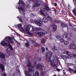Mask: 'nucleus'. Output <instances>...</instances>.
<instances>
[{"label":"nucleus","instance_id":"f257e3e1","mask_svg":"<svg viewBox=\"0 0 76 76\" xmlns=\"http://www.w3.org/2000/svg\"><path fill=\"white\" fill-rule=\"evenodd\" d=\"M18 6L16 7L17 9H18V10L19 13L22 15H25L26 11H24L25 9V7H26V5L25 4L23 1L20 0Z\"/></svg>","mask_w":76,"mask_h":76},{"label":"nucleus","instance_id":"f03ea898","mask_svg":"<svg viewBox=\"0 0 76 76\" xmlns=\"http://www.w3.org/2000/svg\"><path fill=\"white\" fill-rule=\"evenodd\" d=\"M52 54H53V53H52V52H48L46 54V57L48 63H49L52 66H54V60L53 59L51 60V57L53 56V57H54V56H52Z\"/></svg>","mask_w":76,"mask_h":76},{"label":"nucleus","instance_id":"7ed1b4c3","mask_svg":"<svg viewBox=\"0 0 76 76\" xmlns=\"http://www.w3.org/2000/svg\"><path fill=\"white\" fill-rule=\"evenodd\" d=\"M34 21L36 24H37V25H38V26H41V24H42V21L45 23H47V22L48 20L47 18H43L42 20H40L38 21L37 20H35Z\"/></svg>","mask_w":76,"mask_h":76},{"label":"nucleus","instance_id":"20e7f679","mask_svg":"<svg viewBox=\"0 0 76 76\" xmlns=\"http://www.w3.org/2000/svg\"><path fill=\"white\" fill-rule=\"evenodd\" d=\"M31 25H28L26 26V32H27V34L28 35H30V36H33V34L30 32H28L30 30V29L31 28Z\"/></svg>","mask_w":76,"mask_h":76},{"label":"nucleus","instance_id":"39448f33","mask_svg":"<svg viewBox=\"0 0 76 76\" xmlns=\"http://www.w3.org/2000/svg\"><path fill=\"white\" fill-rule=\"evenodd\" d=\"M1 45H2L3 46H4V45L6 46H8L10 48V50H13V48H12V46L10 45V44L9 43H7L4 41H2L1 42Z\"/></svg>","mask_w":76,"mask_h":76},{"label":"nucleus","instance_id":"423d86ee","mask_svg":"<svg viewBox=\"0 0 76 76\" xmlns=\"http://www.w3.org/2000/svg\"><path fill=\"white\" fill-rule=\"evenodd\" d=\"M41 0H36L34 2V4L33 5L34 7H37L40 6V4L42 2Z\"/></svg>","mask_w":76,"mask_h":76},{"label":"nucleus","instance_id":"0eeeda50","mask_svg":"<svg viewBox=\"0 0 76 76\" xmlns=\"http://www.w3.org/2000/svg\"><path fill=\"white\" fill-rule=\"evenodd\" d=\"M66 54L68 55L67 58H70L71 57H74V58H76V55L71 54L70 52L66 51Z\"/></svg>","mask_w":76,"mask_h":76},{"label":"nucleus","instance_id":"6e6552de","mask_svg":"<svg viewBox=\"0 0 76 76\" xmlns=\"http://www.w3.org/2000/svg\"><path fill=\"white\" fill-rule=\"evenodd\" d=\"M5 40L6 41H7L8 42H10L11 43V44H13V42H12V39H14L15 40V39L13 38V37H12L11 38H10V37H6L5 38Z\"/></svg>","mask_w":76,"mask_h":76},{"label":"nucleus","instance_id":"1a4fd4ad","mask_svg":"<svg viewBox=\"0 0 76 76\" xmlns=\"http://www.w3.org/2000/svg\"><path fill=\"white\" fill-rule=\"evenodd\" d=\"M69 49L71 50V49H73L74 50H76V46L75 44H71L70 45V47L69 48Z\"/></svg>","mask_w":76,"mask_h":76},{"label":"nucleus","instance_id":"9d476101","mask_svg":"<svg viewBox=\"0 0 76 76\" xmlns=\"http://www.w3.org/2000/svg\"><path fill=\"white\" fill-rule=\"evenodd\" d=\"M0 57L1 58L0 59L1 60H2V59H3L2 60H4L5 58V55L3 53L1 52L0 53Z\"/></svg>","mask_w":76,"mask_h":76},{"label":"nucleus","instance_id":"9b49d317","mask_svg":"<svg viewBox=\"0 0 76 76\" xmlns=\"http://www.w3.org/2000/svg\"><path fill=\"white\" fill-rule=\"evenodd\" d=\"M42 67V65L40 64H38L36 66L37 69H41Z\"/></svg>","mask_w":76,"mask_h":76},{"label":"nucleus","instance_id":"f8f14e48","mask_svg":"<svg viewBox=\"0 0 76 76\" xmlns=\"http://www.w3.org/2000/svg\"><path fill=\"white\" fill-rule=\"evenodd\" d=\"M0 68L2 72H4V66L3 64H0Z\"/></svg>","mask_w":76,"mask_h":76},{"label":"nucleus","instance_id":"ddd939ff","mask_svg":"<svg viewBox=\"0 0 76 76\" xmlns=\"http://www.w3.org/2000/svg\"><path fill=\"white\" fill-rule=\"evenodd\" d=\"M38 35L39 37H41L42 35H44L45 33L44 32H39L38 33Z\"/></svg>","mask_w":76,"mask_h":76},{"label":"nucleus","instance_id":"4468645a","mask_svg":"<svg viewBox=\"0 0 76 76\" xmlns=\"http://www.w3.org/2000/svg\"><path fill=\"white\" fill-rule=\"evenodd\" d=\"M43 10L45 12V14L47 16H48V11L47 9H46L45 8L43 9Z\"/></svg>","mask_w":76,"mask_h":76},{"label":"nucleus","instance_id":"2eb2a0df","mask_svg":"<svg viewBox=\"0 0 76 76\" xmlns=\"http://www.w3.org/2000/svg\"><path fill=\"white\" fill-rule=\"evenodd\" d=\"M57 30V26L56 25H53V31L54 32Z\"/></svg>","mask_w":76,"mask_h":76},{"label":"nucleus","instance_id":"dca6fc26","mask_svg":"<svg viewBox=\"0 0 76 76\" xmlns=\"http://www.w3.org/2000/svg\"><path fill=\"white\" fill-rule=\"evenodd\" d=\"M17 26L18 28H20V29H22V30H23V28L22 26V24H18Z\"/></svg>","mask_w":76,"mask_h":76},{"label":"nucleus","instance_id":"f3484780","mask_svg":"<svg viewBox=\"0 0 76 76\" xmlns=\"http://www.w3.org/2000/svg\"><path fill=\"white\" fill-rule=\"evenodd\" d=\"M27 66L28 67H31V62L29 61H27Z\"/></svg>","mask_w":76,"mask_h":76},{"label":"nucleus","instance_id":"a211bd4d","mask_svg":"<svg viewBox=\"0 0 76 76\" xmlns=\"http://www.w3.org/2000/svg\"><path fill=\"white\" fill-rule=\"evenodd\" d=\"M25 74L26 76H29V73L28 72L27 70H25L24 71Z\"/></svg>","mask_w":76,"mask_h":76},{"label":"nucleus","instance_id":"6ab92c4d","mask_svg":"<svg viewBox=\"0 0 76 76\" xmlns=\"http://www.w3.org/2000/svg\"><path fill=\"white\" fill-rule=\"evenodd\" d=\"M61 25L62 26V27H67L68 25L67 24H64V23H61Z\"/></svg>","mask_w":76,"mask_h":76},{"label":"nucleus","instance_id":"aec40b11","mask_svg":"<svg viewBox=\"0 0 76 76\" xmlns=\"http://www.w3.org/2000/svg\"><path fill=\"white\" fill-rule=\"evenodd\" d=\"M72 12H73L74 14L75 15V16H76V8H74L72 10Z\"/></svg>","mask_w":76,"mask_h":76},{"label":"nucleus","instance_id":"412c9836","mask_svg":"<svg viewBox=\"0 0 76 76\" xmlns=\"http://www.w3.org/2000/svg\"><path fill=\"white\" fill-rule=\"evenodd\" d=\"M29 71L30 73H34V70L33 69H31V68H29Z\"/></svg>","mask_w":76,"mask_h":76},{"label":"nucleus","instance_id":"4be33fe9","mask_svg":"<svg viewBox=\"0 0 76 76\" xmlns=\"http://www.w3.org/2000/svg\"><path fill=\"white\" fill-rule=\"evenodd\" d=\"M39 72L37 71L35 72L34 76H39Z\"/></svg>","mask_w":76,"mask_h":76},{"label":"nucleus","instance_id":"5701e85b","mask_svg":"<svg viewBox=\"0 0 76 76\" xmlns=\"http://www.w3.org/2000/svg\"><path fill=\"white\" fill-rule=\"evenodd\" d=\"M67 36H68V34L65 33L64 35V38H67Z\"/></svg>","mask_w":76,"mask_h":76},{"label":"nucleus","instance_id":"b1692460","mask_svg":"<svg viewBox=\"0 0 76 76\" xmlns=\"http://www.w3.org/2000/svg\"><path fill=\"white\" fill-rule=\"evenodd\" d=\"M17 18L18 19H19V21L21 22H23V20H22V19L20 18V17H18Z\"/></svg>","mask_w":76,"mask_h":76},{"label":"nucleus","instance_id":"393cba45","mask_svg":"<svg viewBox=\"0 0 76 76\" xmlns=\"http://www.w3.org/2000/svg\"><path fill=\"white\" fill-rule=\"evenodd\" d=\"M68 70L71 72H73V69H72L68 67Z\"/></svg>","mask_w":76,"mask_h":76},{"label":"nucleus","instance_id":"a878e982","mask_svg":"<svg viewBox=\"0 0 76 76\" xmlns=\"http://www.w3.org/2000/svg\"><path fill=\"white\" fill-rule=\"evenodd\" d=\"M56 37L57 39H60L61 38V36L60 35H56Z\"/></svg>","mask_w":76,"mask_h":76},{"label":"nucleus","instance_id":"bb28decb","mask_svg":"<svg viewBox=\"0 0 76 76\" xmlns=\"http://www.w3.org/2000/svg\"><path fill=\"white\" fill-rule=\"evenodd\" d=\"M40 12L41 15H42L43 16H46V15H45V14H44V12H43L42 11Z\"/></svg>","mask_w":76,"mask_h":76},{"label":"nucleus","instance_id":"cd10ccee","mask_svg":"<svg viewBox=\"0 0 76 76\" xmlns=\"http://www.w3.org/2000/svg\"><path fill=\"white\" fill-rule=\"evenodd\" d=\"M25 45L26 46V47H29V44L28 43H26L25 44Z\"/></svg>","mask_w":76,"mask_h":76},{"label":"nucleus","instance_id":"c85d7f7f","mask_svg":"<svg viewBox=\"0 0 76 76\" xmlns=\"http://www.w3.org/2000/svg\"><path fill=\"white\" fill-rule=\"evenodd\" d=\"M61 57L64 59V58H66V56L65 55H62L61 56Z\"/></svg>","mask_w":76,"mask_h":76},{"label":"nucleus","instance_id":"c756f323","mask_svg":"<svg viewBox=\"0 0 76 76\" xmlns=\"http://www.w3.org/2000/svg\"><path fill=\"white\" fill-rule=\"evenodd\" d=\"M69 41H66L64 42V44L65 45H67V44H69Z\"/></svg>","mask_w":76,"mask_h":76},{"label":"nucleus","instance_id":"7c9ffc66","mask_svg":"<svg viewBox=\"0 0 76 76\" xmlns=\"http://www.w3.org/2000/svg\"><path fill=\"white\" fill-rule=\"evenodd\" d=\"M41 41L42 43H45V39L44 38L42 39Z\"/></svg>","mask_w":76,"mask_h":76},{"label":"nucleus","instance_id":"2f4dec72","mask_svg":"<svg viewBox=\"0 0 76 76\" xmlns=\"http://www.w3.org/2000/svg\"><path fill=\"white\" fill-rule=\"evenodd\" d=\"M48 19L49 20H51V19H52V18L50 17L49 16H48Z\"/></svg>","mask_w":76,"mask_h":76},{"label":"nucleus","instance_id":"473e14b6","mask_svg":"<svg viewBox=\"0 0 76 76\" xmlns=\"http://www.w3.org/2000/svg\"><path fill=\"white\" fill-rule=\"evenodd\" d=\"M67 65H68V66L69 67V66H72V65H74V64H67Z\"/></svg>","mask_w":76,"mask_h":76},{"label":"nucleus","instance_id":"72a5a7b5","mask_svg":"<svg viewBox=\"0 0 76 76\" xmlns=\"http://www.w3.org/2000/svg\"><path fill=\"white\" fill-rule=\"evenodd\" d=\"M41 75H42V76H44V75H45V72H42Z\"/></svg>","mask_w":76,"mask_h":76},{"label":"nucleus","instance_id":"f704fd0d","mask_svg":"<svg viewBox=\"0 0 76 76\" xmlns=\"http://www.w3.org/2000/svg\"><path fill=\"white\" fill-rule=\"evenodd\" d=\"M43 6L45 7H46V8L48 7L47 6V4H43Z\"/></svg>","mask_w":76,"mask_h":76},{"label":"nucleus","instance_id":"c9c22d12","mask_svg":"<svg viewBox=\"0 0 76 76\" xmlns=\"http://www.w3.org/2000/svg\"><path fill=\"white\" fill-rule=\"evenodd\" d=\"M42 53H44V51H45V48H42Z\"/></svg>","mask_w":76,"mask_h":76},{"label":"nucleus","instance_id":"e433bc0d","mask_svg":"<svg viewBox=\"0 0 76 76\" xmlns=\"http://www.w3.org/2000/svg\"><path fill=\"white\" fill-rule=\"evenodd\" d=\"M38 60L39 61H41V60H42V59L41 58H38Z\"/></svg>","mask_w":76,"mask_h":76},{"label":"nucleus","instance_id":"4c0bfd02","mask_svg":"<svg viewBox=\"0 0 76 76\" xmlns=\"http://www.w3.org/2000/svg\"><path fill=\"white\" fill-rule=\"evenodd\" d=\"M1 76H6V74L5 73H4L1 75Z\"/></svg>","mask_w":76,"mask_h":76},{"label":"nucleus","instance_id":"58836bf2","mask_svg":"<svg viewBox=\"0 0 76 76\" xmlns=\"http://www.w3.org/2000/svg\"><path fill=\"white\" fill-rule=\"evenodd\" d=\"M60 41L61 42H63V41H64V39H63L61 38L60 39Z\"/></svg>","mask_w":76,"mask_h":76},{"label":"nucleus","instance_id":"ea45409f","mask_svg":"<svg viewBox=\"0 0 76 76\" xmlns=\"http://www.w3.org/2000/svg\"><path fill=\"white\" fill-rule=\"evenodd\" d=\"M31 29L32 31H34L35 30V28L32 26L31 27Z\"/></svg>","mask_w":76,"mask_h":76},{"label":"nucleus","instance_id":"a19ab883","mask_svg":"<svg viewBox=\"0 0 76 76\" xmlns=\"http://www.w3.org/2000/svg\"><path fill=\"white\" fill-rule=\"evenodd\" d=\"M72 30L74 31H76V28L75 27H73L72 28Z\"/></svg>","mask_w":76,"mask_h":76},{"label":"nucleus","instance_id":"79ce46f5","mask_svg":"<svg viewBox=\"0 0 76 76\" xmlns=\"http://www.w3.org/2000/svg\"><path fill=\"white\" fill-rule=\"evenodd\" d=\"M31 20V22H32V23H34V21L35 22V20Z\"/></svg>","mask_w":76,"mask_h":76},{"label":"nucleus","instance_id":"37998d69","mask_svg":"<svg viewBox=\"0 0 76 76\" xmlns=\"http://www.w3.org/2000/svg\"><path fill=\"white\" fill-rule=\"evenodd\" d=\"M67 39L68 40V41H71V38H70V37H68Z\"/></svg>","mask_w":76,"mask_h":76},{"label":"nucleus","instance_id":"c03bdc74","mask_svg":"<svg viewBox=\"0 0 76 76\" xmlns=\"http://www.w3.org/2000/svg\"><path fill=\"white\" fill-rule=\"evenodd\" d=\"M55 22L56 23H59V21H57V20H55Z\"/></svg>","mask_w":76,"mask_h":76},{"label":"nucleus","instance_id":"a18cd8bd","mask_svg":"<svg viewBox=\"0 0 76 76\" xmlns=\"http://www.w3.org/2000/svg\"><path fill=\"white\" fill-rule=\"evenodd\" d=\"M7 53L8 54H10V52L9 51H8L7 52Z\"/></svg>","mask_w":76,"mask_h":76},{"label":"nucleus","instance_id":"49530a36","mask_svg":"<svg viewBox=\"0 0 76 76\" xmlns=\"http://www.w3.org/2000/svg\"><path fill=\"white\" fill-rule=\"evenodd\" d=\"M16 70L17 71H18V73H20V71H19V69H17Z\"/></svg>","mask_w":76,"mask_h":76},{"label":"nucleus","instance_id":"de8ad7c7","mask_svg":"<svg viewBox=\"0 0 76 76\" xmlns=\"http://www.w3.org/2000/svg\"><path fill=\"white\" fill-rule=\"evenodd\" d=\"M46 8L48 10H50V8H49V7H48Z\"/></svg>","mask_w":76,"mask_h":76},{"label":"nucleus","instance_id":"09e8293b","mask_svg":"<svg viewBox=\"0 0 76 76\" xmlns=\"http://www.w3.org/2000/svg\"><path fill=\"white\" fill-rule=\"evenodd\" d=\"M68 8L69 9H70V5H68Z\"/></svg>","mask_w":76,"mask_h":76},{"label":"nucleus","instance_id":"8fccbe9b","mask_svg":"<svg viewBox=\"0 0 76 76\" xmlns=\"http://www.w3.org/2000/svg\"><path fill=\"white\" fill-rule=\"evenodd\" d=\"M53 12H54L55 13H56V12H57V11L56 10H53Z\"/></svg>","mask_w":76,"mask_h":76},{"label":"nucleus","instance_id":"3c124183","mask_svg":"<svg viewBox=\"0 0 76 76\" xmlns=\"http://www.w3.org/2000/svg\"><path fill=\"white\" fill-rule=\"evenodd\" d=\"M56 70L57 71H60V69H58V68H57L56 69Z\"/></svg>","mask_w":76,"mask_h":76},{"label":"nucleus","instance_id":"603ef678","mask_svg":"<svg viewBox=\"0 0 76 76\" xmlns=\"http://www.w3.org/2000/svg\"><path fill=\"white\" fill-rule=\"evenodd\" d=\"M73 72H74V73H76V69L73 71Z\"/></svg>","mask_w":76,"mask_h":76},{"label":"nucleus","instance_id":"864d4df0","mask_svg":"<svg viewBox=\"0 0 76 76\" xmlns=\"http://www.w3.org/2000/svg\"><path fill=\"white\" fill-rule=\"evenodd\" d=\"M15 75L14 74H12L11 76H15Z\"/></svg>","mask_w":76,"mask_h":76},{"label":"nucleus","instance_id":"5fc2aeb1","mask_svg":"<svg viewBox=\"0 0 76 76\" xmlns=\"http://www.w3.org/2000/svg\"><path fill=\"white\" fill-rule=\"evenodd\" d=\"M55 6H57V4L56 3H55Z\"/></svg>","mask_w":76,"mask_h":76},{"label":"nucleus","instance_id":"6e6d98bb","mask_svg":"<svg viewBox=\"0 0 76 76\" xmlns=\"http://www.w3.org/2000/svg\"><path fill=\"white\" fill-rule=\"evenodd\" d=\"M35 16V15L33 14H32V17H34Z\"/></svg>","mask_w":76,"mask_h":76},{"label":"nucleus","instance_id":"4d7b16f0","mask_svg":"<svg viewBox=\"0 0 76 76\" xmlns=\"http://www.w3.org/2000/svg\"><path fill=\"white\" fill-rule=\"evenodd\" d=\"M56 47L55 46H54L53 47V49H56Z\"/></svg>","mask_w":76,"mask_h":76},{"label":"nucleus","instance_id":"13d9d810","mask_svg":"<svg viewBox=\"0 0 76 76\" xmlns=\"http://www.w3.org/2000/svg\"><path fill=\"white\" fill-rule=\"evenodd\" d=\"M48 50V48H46V50H47H47Z\"/></svg>","mask_w":76,"mask_h":76},{"label":"nucleus","instance_id":"bf43d9fd","mask_svg":"<svg viewBox=\"0 0 76 76\" xmlns=\"http://www.w3.org/2000/svg\"><path fill=\"white\" fill-rule=\"evenodd\" d=\"M38 51H39V50H37V53H38Z\"/></svg>","mask_w":76,"mask_h":76},{"label":"nucleus","instance_id":"052dcab7","mask_svg":"<svg viewBox=\"0 0 76 76\" xmlns=\"http://www.w3.org/2000/svg\"><path fill=\"white\" fill-rule=\"evenodd\" d=\"M34 61H37V60L34 59Z\"/></svg>","mask_w":76,"mask_h":76},{"label":"nucleus","instance_id":"680f3d73","mask_svg":"<svg viewBox=\"0 0 76 76\" xmlns=\"http://www.w3.org/2000/svg\"><path fill=\"white\" fill-rule=\"evenodd\" d=\"M64 75H66V73L64 72Z\"/></svg>","mask_w":76,"mask_h":76},{"label":"nucleus","instance_id":"e2e57ef3","mask_svg":"<svg viewBox=\"0 0 76 76\" xmlns=\"http://www.w3.org/2000/svg\"><path fill=\"white\" fill-rule=\"evenodd\" d=\"M69 25L70 26H72V24L70 23H69Z\"/></svg>","mask_w":76,"mask_h":76},{"label":"nucleus","instance_id":"0e129e2a","mask_svg":"<svg viewBox=\"0 0 76 76\" xmlns=\"http://www.w3.org/2000/svg\"><path fill=\"white\" fill-rule=\"evenodd\" d=\"M31 0V1H35V0Z\"/></svg>","mask_w":76,"mask_h":76},{"label":"nucleus","instance_id":"69168bd1","mask_svg":"<svg viewBox=\"0 0 76 76\" xmlns=\"http://www.w3.org/2000/svg\"><path fill=\"white\" fill-rule=\"evenodd\" d=\"M75 6H76V3H75Z\"/></svg>","mask_w":76,"mask_h":76},{"label":"nucleus","instance_id":"338daca9","mask_svg":"<svg viewBox=\"0 0 76 76\" xmlns=\"http://www.w3.org/2000/svg\"><path fill=\"white\" fill-rule=\"evenodd\" d=\"M7 50H8V49H7Z\"/></svg>","mask_w":76,"mask_h":76}]
</instances>
